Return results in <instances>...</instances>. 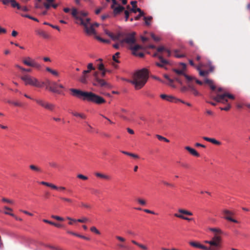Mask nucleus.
Here are the masks:
<instances>
[{"instance_id":"1","label":"nucleus","mask_w":250,"mask_h":250,"mask_svg":"<svg viewBox=\"0 0 250 250\" xmlns=\"http://www.w3.org/2000/svg\"><path fill=\"white\" fill-rule=\"evenodd\" d=\"M71 15L76 20L77 24L82 25L84 27V32L89 35L96 34L93 25L90 22L91 19L86 18L87 14L84 12H78L76 8H73Z\"/></svg>"},{"instance_id":"2","label":"nucleus","mask_w":250,"mask_h":250,"mask_svg":"<svg viewBox=\"0 0 250 250\" xmlns=\"http://www.w3.org/2000/svg\"><path fill=\"white\" fill-rule=\"evenodd\" d=\"M69 91L71 92V95L73 96L82 99L83 101L92 102L98 104L105 102V100L103 97L92 92L83 91L75 88H70Z\"/></svg>"},{"instance_id":"3","label":"nucleus","mask_w":250,"mask_h":250,"mask_svg":"<svg viewBox=\"0 0 250 250\" xmlns=\"http://www.w3.org/2000/svg\"><path fill=\"white\" fill-rule=\"evenodd\" d=\"M148 79V71L146 69L143 68L134 74L130 83L134 85L136 90H139L145 85Z\"/></svg>"},{"instance_id":"4","label":"nucleus","mask_w":250,"mask_h":250,"mask_svg":"<svg viewBox=\"0 0 250 250\" xmlns=\"http://www.w3.org/2000/svg\"><path fill=\"white\" fill-rule=\"evenodd\" d=\"M22 80L25 85H29L38 88L42 87L43 84V82H40L37 78L28 74H24L20 77Z\"/></svg>"},{"instance_id":"5","label":"nucleus","mask_w":250,"mask_h":250,"mask_svg":"<svg viewBox=\"0 0 250 250\" xmlns=\"http://www.w3.org/2000/svg\"><path fill=\"white\" fill-rule=\"evenodd\" d=\"M210 98L218 103L226 104L228 102V98L234 99V96L227 92H224L223 94L217 93L216 96L211 95Z\"/></svg>"},{"instance_id":"6","label":"nucleus","mask_w":250,"mask_h":250,"mask_svg":"<svg viewBox=\"0 0 250 250\" xmlns=\"http://www.w3.org/2000/svg\"><path fill=\"white\" fill-rule=\"evenodd\" d=\"M173 72H174L177 75V76L175 77L174 78L175 81H176L178 83H180L181 84H182V82L180 78V76H183L185 77V78L187 80V83H189V82H191L193 80L195 79V77L188 76L185 73V71L184 70H179L177 69H174L173 70Z\"/></svg>"},{"instance_id":"7","label":"nucleus","mask_w":250,"mask_h":250,"mask_svg":"<svg viewBox=\"0 0 250 250\" xmlns=\"http://www.w3.org/2000/svg\"><path fill=\"white\" fill-rule=\"evenodd\" d=\"M135 35L136 33L134 32L126 34L125 38L120 41V43L122 44L125 42L130 45V47L133 46L132 45L134 44L136 41L135 37Z\"/></svg>"},{"instance_id":"8","label":"nucleus","mask_w":250,"mask_h":250,"mask_svg":"<svg viewBox=\"0 0 250 250\" xmlns=\"http://www.w3.org/2000/svg\"><path fill=\"white\" fill-rule=\"evenodd\" d=\"M34 100L39 105L41 106L42 107L49 110L50 111H53L55 105L49 103L47 102H46L41 99H35Z\"/></svg>"},{"instance_id":"9","label":"nucleus","mask_w":250,"mask_h":250,"mask_svg":"<svg viewBox=\"0 0 250 250\" xmlns=\"http://www.w3.org/2000/svg\"><path fill=\"white\" fill-rule=\"evenodd\" d=\"M142 46L139 44H135L134 46L130 47V49L132 50V54L140 58H143L144 56V54L142 52H138V50L142 49Z\"/></svg>"},{"instance_id":"10","label":"nucleus","mask_w":250,"mask_h":250,"mask_svg":"<svg viewBox=\"0 0 250 250\" xmlns=\"http://www.w3.org/2000/svg\"><path fill=\"white\" fill-rule=\"evenodd\" d=\"M222 212H223V215H224V218H225V219H226L228 221H231V222H232L234 223H238V221L234 219L231 217V216L234 215V213L232 211H230L228 209H224L222 211Z\"/></svg>"},{"instance_id":"11","label":"nucleus","mask_w":250,"mask_h":250,"mask_svg":"<svg viewBox=\"0 0 250 250\" xmlns=\"http://www.w3.org/2000/svg\"><path fill=\"white\" fill-rule=\"evenodd\" d=\"M115 5L112 4L111 6V8L113 9V13L115 16L120 14L125 10V8L123 6L118 5L117 7H115Z\"/></svg>"},{"instance_id":"12","label":"nucleus","mask_w":250,"mask_h":250,"mask_svg":"<svg viewBox=\"0 0 250 250\" xmlns=\"http://www.w3.org/2000/svg\"><path fill=\"white\" fill-rule=\"evenodd\" d=\"M93 85L95 86H100L101 87L106 86L108 85V83L103 79L99 78H96L95 80Z\"/></svg>"},{"instance_id":"13","label":"nucleus","mask_w":250,"mask_h":250,"mask_svg":"<svg viewBox=\"0 0 250 250\" xmlns=\"http://www.w3.org/2000/svg\"><path fill=\"white\" fill-rule=\"evenodd\" d=\"M204 65L202 63L200 62L198 66H196V69L199 71V75L201 76L206 77L209 74L208 71H203L201 69V67H203Z\"/></svg>"},{"instance_id":"14","label":"nucleus","mask_w":250,"mask_h":250,"mask_svg":"<svg viewBox=\"0 0 250 250\" xmlns=\"http://www.w3.org/2000/svg\"><path fill=\"white\" fill-rule=\"evenodd\" d=\"M58 84L56 82H52L51 85L49 87L50 91L56 93L58 94H61V92L58 89Z\"/></svg>"},{"instance_id":"15","label":"nucleus","mask_w":250,"mask_h":250,"mask_svg":"<svg viewBox=\"0 0 250 250\" xmlns=\"http://www.w3.org/2000/svg\"><path fill=\"white\" fill-rule=\"evenodd\" d=\"M131 11L134 13H136L137 12H139V14L135 17V20H139L142 16H144L145 15V13L143 11H142L141 9L139 8H137L136 9H135L134 8H132L131 9Z\"/></svg>"},{"instance_id":"16","label":"nucleus","mask_w":250,"mask_h":250,"mask_svg":"<svg viewBox=\"0 0 250 250\" xmlns=\"http://www.w3.org/2000/svg\"><path fill=\"white\" fill-rule=\"evenodd\" d=\"M220 234H215L213 237L212 239L217 244V246L219 248H221V242L222 240L221 237L219 235Z\"/></svg>"},{"instance_id":"17","label":"nucleus","mask_w":250,"mask_h":250,"mask_svg":"<svg viewBox=\"0 0 250 250\" xmlns=\"http://www.w3.org/2000/svg\"><path fill=\"white\" fill-rule=\"evenodd\" d=\"M185 149L188 150L191 155L197 157L200 156L199 153L197 152L195 149L188 146H186Z\"/></svg>"},{"instance_id":"18","label":"nucleus","mask_w":250,"mask_h":250,"mask_svg":"<svg viewBox=\"0 0 250 250\" xmlns=\"http://www.w3.org/2000/svg\"><path fill=\"white\" fill-rule=\"evenodd\" d=\"M24 64L29 66L35 67L39 70L41 68V65L39 63L36 62L35 61L34 62H32L31 63L24 62Z\"/></svg>"},{"instance_id":"19","label":"nucleus","mask_w":250,"mask_h":250,"mask_svg":"<svg viewBox=\"0 0 250 250\" xmlns=\"http://www.w3.org/2000/svg\"><path fill=\"white\" fill-rule=\"evenodd\" d=\"M29 167L31 170H32L37 173H42V169H41V168L36 166V165H30L29 166Z\"/></svg>"},{"instance_id":"20","label":"nucleus","mask_w":250,"mask_h":250,"mask_svg":"<svg viewBox=\"0 0 250 250\" xmlns=\"http://www.w3.org/2000/svg\"><path fill=\"white\" fill-rule=\"evenodd\" d=\"M187 83L189 89L192 92L193 94H194L195 96H198L199 95V93L196 89H195L194 87L192 85L191 82H189V83Z\"/></svg>"},{"instance_id":"21","label":"nucleus","mask_w":250,"mask_h":250,"mask_svg":"<svg viewBox=\"0 0 250 250\" xmlns=\"http://www.w3.org/2000/svg\"><path fill=\"white\" fill-rule=\"evenodd\" d=\"M204 82H205V83L208 84L210 86V88L212 90H215L216 86L214 85L213 82L212 80L206 78V79H205Z\"/></svg>"},{"instance_id":"22","label":"nucleus","mask_w":250,"mask_h":250,"mask_svg":"<svg viewBox=\"0 0 250 250\" xmlns=\"http://www.w3.org/2000/svg\"><path fill=\"white\" fill-rule=\"evenodd\" d=\"M208 244L210 245V247L208 248L213 249H211L210 250H218L219 249L217 246V244L215 242H214L212 239L210 241H209Z\"/></svg>"},{"instance_id":"23","label":"nucleus","mask_w":250,"mask_h":250,"mask_svg":"<svg viewBox=\"0 0 250 250\" xmlns=\"http://www.w3.org/2000/svg\"><path fill=\"white\" fill-rule=\"evenodd\" d=\"M37 33L45 39L49 38V35L44 31L39 30L36 31Z\"/></svg>"},{"instance_id":"24","label":"nucleus","mask_w":250,"mask_h":250,"mask_svg":"<svg viewBox=\"0 0 250 250\" xmlns=\"http://www.w3.org/2000/svg\"><path fill=\"white\" fill-rule=\"evenodd\" d=\"M41 184L42 185H44V186L50 187V188H52L53 189H58V187H57L55 185L51 184V183L42 181L41 182Z\"/></svg>"},{"instance_id":"25","label":"nucleus","mask_w":250,"mask_h":250,"mask_svg":"<svg viewBox=\"0 0 250 250\" xmlns=\"http://www.w3.org/2000/svg\"><path fill=\"white\" fill-rule=\"evenodd\" d=\"M167 101L170 102H173V103H177L178 102L180 101V99H177L175 97L171 96V95H168L167 98Z\"/></svg>"},{"instance_id":"26","label":"nucleus","mask_w":250,"mask_h":250,"mask_svg":"<svg viewBox=\"0 0 250 250\" xmlns=\"http://www.w3.org/2000/svg\"><path fill=\"white\" fill-rule=\"evenodd\" d=\"M154 57H158L160 62L164 64H168V62L166 60L164 59L162 55H158L157 53L153 55Z\"/></svg>"},{"instance_id":"27","label":"nucleus","mask_w":250,"mask_h":250,"mask_svg":"<svg viewBox=\"0 0 250 250\" xmlns=\"http://www.w3.org/2000/svg\"><path fill=\"white\" fill-rule=\"evenodd\" d=\"M131 242L133 244H134V245L138 246L139 247H140V248H141L142 249H143L144 250H147V247H146V246H145V245H144L143 244H140V243H138L137 242H136L135 240H131Z\"/></svg>"},{"instance_id":"28","label":"nucleus","mask_w":250,"mask_h":250,"mask_svg":"<svg viewBox=\"0 0 250 250\" xmlns=\"http://www.w3.org/2000/svg\"><path fill=\"white\" fill-rule=\"evenodd\" d=\"M122 36H123L122 34L121 33H119L117 35H115L113 34L111 38L114 41H120L121 40H120V39Z\"/></svg>"},{"instance_id":"29","label":"nucleus","mask_w":250,"mask_h":250,"mask_svg":"<svg viewBox=\"0 0 250 250\" xmlns=\"http://www.w3.org/2000/svg\"><path fill=\"white\" fill-rule=\"evenodd\" d=\"M95 175L98 177L103 178L106 180H109L110 179V177L109 176L98 172L96 173Z\"/></svg>"},{"instance_id":"30","label":"nucleus","mask_w":250,"mask_h":250,"mask_svg":"<svg viewBox=\"0 0 250 250\" xmlns=\"http://www.w3.org/2000/svg\"><path fill=\"white\" fill-rule=\"evenodd\" d=\"M179 51L178 50H175L174 51V56L175 57L177 58H182L186 57V55L183 54H179Z\"/></svg>"},{"instance_id":"31","label":"nucleus","mask_w":250,"mask_h":250,"mask_svg":"<svg viewBox=\"0 0 250 250\" xmlns=\"http://www.w3.org/2000/svg\"><path fill=\"white\" fill-rule=\"evenodd\" d=\"M10 3L13 7H17L18 9H21V6L15 0H10Z\"/></svg>"},{"instance_id":"32","label":"nucleus","mask_w":250,"mask_h":250,"mask_svg":"<svg viewBox=\"0 0 250 250\" xmlns=\"http://www.w3.org/2000/svg\"><path fill=\"white\" fill-rule=\"evenodd\" d=\"M47 2H44L43 5L46 9H48L51 7V3L54 2L55 0H46Z\"/></svg>"},{"instance_id":"33","label":"nucleus","mask_w":250,"mask_h":250,"mask_svg":"<svg viewBox=\"0 0 250 250\" xmlns=\"http://www.w3.org/2000/svg\"><path fill=\"white\" fill-rule=\"evenodd\" d=\"M174 216L176 217H178V218H181L182 219H184V220H187V221H191L193 220V218H189L188 217H185L181 214H177V213H175L174 214Z\"/></svg>"},{"instance_id":"34","label":"nucleus","mask_w":250,"mask_h":250,"mask_svg":"<svg viewBox=\"0 0 250 250\" xmlns=\"http://www.w3.org/2000/svg\"><path fill=\"white\" fill-rule=\"evenodd\" d=\"M178 211L182 214L187 215H192L193 214L191 212L183 209H179Z\"/></svg>"},{"instance_id":"35","label":"nucleus","mask_w":250,"mask_h":250,"mask_svg":"<svg viewBox=\"0 0 250 250\" xmlns=\"http://www.w3.org/2000/svg\"><path fill=\"white\" fill-rule=\"evenodd\" d=\"M152 17L151 16L144 17V20L145 21V23L147 25H149L150 23V21L152 20Z\"/></svg>"},{"instance_id":"36","label":"nucleus","mask_w":250,"mask_h":250,"mask_svg":"<svg viewBox=\"0 0 250 250\" xmlns=\"http://www.w3.org/2000/svg\"><path fill=\"white\" fill-rule=\"evenodd\" d=\"M156 137L157 138V139L158 140H159L160 141H164L166 142H169V140H168L166 138L161 136V135H158V134H157L156 135Z\"/></svg>"},{"instance_id":"37","label":"nucleus","mask_w":250,"mask_h":250,"mask_svg":"<svg viewBox=\"0 0 250 250\" xmlns=\"http://www.w3.org/2000/svg\"><path fill=\"white\" fill-rule=\"evenodd\" d=\"M209 229L210 231L215 232V234H222L223 233L222 231L219 229L210 228Z\"/></svg>"},{"instance_id":"38","label":"nucleus","mask_w":250,"mask_h":250,"mask_svg":"<svg viewBox=\"0 0 250 250\" xmlns=\"http://www.w3.org/2000/svg\"><path fill=\"white\" fill-rule=\"evenodd\" d=\"M164 77H165L166 79H167V80L168 81V82H169L168 84H169L170 86H172V87H175V86H174V85H173L172 84V83H173V80L172 79H171L170 78H169V77H168V75H164Z\"/></svg>"},{"instance_id":"39","label":"nucleus","mask_w":250,"mask_h":250,"mask_svg":"<svg viewBox=\"0 0 250 250\" xmlns=\"http://www.w3.org/2000/svg\"><path fill=\"white\" fill-rule=\"evenodd\" d=\"M8 103L10 104H12L14 105L15 106H17L21 107L22 106V104L21 103L18 102H12L11 101H8Z\"/></svg>"},{"instance_id":"40","label":"nucleus","mask_w":250,"mask_h":250,"mask_svg":"<svg viewBox=\"0 0 250 250\" xmlns=\"http://www.w3.org/2000/svg\"><path fill=\"white\" fill-rule=\"evenodd\" d=\"M35 61L32 60L31 58L28 57L26 58H25L24 59H23L22 60V62L24 64V62H28V63H31L32 62H34Z\"/></svg>"},{"instance_id":"41","label":"nucleus","mask_w":250,"mask_h":250,"mask_svg":"<svg viewBox=\"0 0 250 250\" xmlns=\"http://www.w3.org/2000/svg\"><path fill=\"white\" fill-rule=\"evenodd\" d=\"M80 81L83 83H87L86 76L83 74V76L80 78Z\"/></svg>"},{"instance_id":"42","label":"nucleus","mask_w":250,"mask_h":250,"mask_svg":"<svg viewBox=\"0 0 250 250\" xmlns=\"http://www.w3.org/2000/svg\"><path fill=\"white\" fill-rule=\"evenodd\" d=\"M119 55H120V53L117 52L112 56L113 60L117 63L119 62V61L116 59L117 57H119Z\"/></svg>"},{"instance_id":"43","label":"nucleus","mask_w":250,"mask_h":250,"mask_svg":"<svg viewBox=\"0 0 250 250\" xmlns=\"http://www.w3.org/2000/svg\"><path fill=\"white\" fill-rule=\"evenodd\" d=\"M21 16L27 18H28L29 19L32 20H33L34 21H39L38 20L37 18L33 17H32V16H30L29 15H23V14H22Z\"/></svg>"},{"instance_id":"44","label":"nucleus","mask_w":250,"mask_h":250,"mask_svg":"<svg viewBox=\"0 0 250 250\" xmlns=\"http://www.w3.org/2000/svg\"><path fill=\"white\" fill-rule=\"evenodd\" d=\"M210 142L216 145H220L221 144L220 142L216 140L214 138H211Z\"/></svg>"},{"instance_id":"45","label":"nucleus","mask_w":250,"mask_h":250,"mask_svg":"<svg viewBox=\"0 0 250 250\" xmlns=\"http://www.w3.org/2000/svg\"><path fill=\"white\" fill-rule=\"evenodd\" d=\"M208 65L209 67V72H212L214 69V67L212 65V62L211 61H208Z\"/></svg>"},{"instance_id":"46","label":"nucleus","mask_w":250,"mask_h":250,"mask_svg":"<svg viewBox=\"0 0 250 250\" xmlns=\"http://www.w3.org/2000/svg\"><path fill=\"white\" fill-rule=\"evenodd\" d=\"M189 244L193 247L198 248L199 243L196 242H190Z\"/></svg>"},{"instance_id":"47","label":"nucleus","mask_w":250,"mask_h":250,"mask_svg":"<svg viewBox=\"0 0 250 250\" xmlns=\"http://www.w3.org/2000/svg\"><path fill=\"white\" fill-rule=\"evenodd\" d=\"M88 221H89L88 219L86 217H83L82 219H79L78 220H76V221H77L78 222H80V223H85Z\"/></svg>"},{"instance_id":"48","label":"nucleus","mask_w":250,"mask_h":250,"mask_svg":"<svg viewBox=\"0 0 250 250\" xmlns=\"http://www.w3.org/2000/svg\"><path fill=\"white\" fill-rule=\"evenodd\" d=\"M45 25H49L50 26L52 27V28H54V29H57L58 31H60V28L59 27V26H57V25H52L51 24H50L48 22H44L43 23Z\"/></svg>"},{"instance_id":"49","label":"nucleus","mask_w":250,"mask_h":250,"mask_svg":"<svg viewBox=\"0 0 250 250\" xmlns=\"http://www.w3.org/2000/svg\"><path fill=\"white\" fill-rule=\"evenodd\" d=\"M90 230L92 231V232H95V233L97 234H100V232L99 231V230H98L95 227H92L91 228H90Z\"/></svg>"},{"instance_id":"50","label":"nucleus","mask_w":250,"mask_h":250,"mask_svg":"<svg viewBox=\"0 0 250 250\" xmlns=\"http://www.w3.org/2000/svg\"><path fill=\"white\" fill-rule=\"evenodd\" d=\"M167 48H165V47H164V46H160V47H158V48H157V52H160V53H161V52H163V51H165H165H166V50H167Z\"/></svg>"},{"instance_id":"51","label":"nucleus","mask_w":250,"mask_h":250,"mask_svg":"<svg viewBox=\"0 0 250 250\" xmlns=\"http://www.w3.org/2000/svg\"><path fill=\"white\" fill-rule=\"evenodd\" d=\"M43 83H44L43 85L46 84V88L49 89V87L51 85L52 82H50L49 80L47 79L46 80L45 82Z\"/></svg>"},{"instance_id":"52","label":"nucleus","mask_w":250,"mask_h":250,"mask_svg":"<svg viewBox=\"0 0 250 250\" xmlns=\"http://www.w3.org/2000/svg\"><path fill=\"white\" fill-rule=\"evenodd\" d=\"M51 217L52 218L56 219L58 221H62L64 220L63 218H62L61 217H60L59 216H56V215H53L51 216Z\"/></svg>"},{"instance_id":"53","label":"nucleus","mask_w":250,"mask_h":250,"mask_svg":"<svg viewBox=\"0 0 250 250\" xmlns=\"http://www.w3.org/2000/svg\"><path fill=\"white\" fill-rule=\"evenodd\" d=\"M198 248L199 249H203V250H210L211 249H212V248H208V247L204 246V245H201L199 243V247Z\"/></svg>"},{"instance_id":"54","label":"nucleus","mask_w":250,"mask_h":250,"mask_svg":"<svg viewBox=\"0 0 250 250\" xmlns=\"http://www.w3.org/2000/svg\"><path fill=\"white\" fill-rule=\"evenodd\" d=\"M77 177L78 178H80L81 179L83 180H86L88 179V177L86 176H84L83 174H79L77 175Z\"/></svg>"},{"instance_id":"55","label":"nucleus","mask_w":250,"mask_h":250,"mask_svg":"<svg viewBox=\"0 0 250 250\" xmlns=\"http://www.w3.org/2000/svg\"><path fill=\"white\" fill-rule=\"evenodd\" d=\"M138 202L142 206H145L146 204V202L145 200L142 199H138Z\"/></svg>"},{"instance_id":"56","label":"nucleus","mask_w":250,"mask_h":250,"mask_svg":"<svg viewBox=\"0 0 250 250\" xmlns=\"http://www.w3.org/2000/svg\"><path fill=\"white\" fill-rule=\"evenodd\" d=\"M117 246L120 249H127V247L124 243L118 244Z\"/></svg>"},{"instance_id":"57","label":"nucleus","mask_w":250,"mask_h":250,"mask_svg":"<svg viewBox=\"0 0 250 250\" xmlns=\"http://www.w3.org/2000/svg\"><path fill=\"white\" fill-rule=\"evenodd\" d=\"M116 238L121 242H125V238L120 236H116Z\"/></svg>"},{"instance_id":"58","label":"nucleus","mask_w":250,"mask_h":250,"mask_svg":"<svg viewBox=\"0 0 250 250\" xmlns=\"http://www.w3.org/2000/svg\"><path fill=\"white\" fill-rule=\"evenodd\" d=\"M231 108V105L230 104H228L227 106L223 108H221V110H225V111H228Z\"/></svg>"},{"instance_id":"59","label":"nucleus","mask_w":250,"mask_h":250,"mask_svg":"<svg viewBox=\"0 0 250 250\" xmlns=\"http://www.w3.org/2000/svg\"><path fill=\"white\" fill-rule=\"evenodd\" d=\"M49 165L52 167H58L57 164L55 162H50L49 163Z\"/></svg>"},{"instance_id":"60","label":"nucleus","mask_w":250,"mask_h":250,"mask_svg":"<svg viewBox=\"0 0 250 250\" xmlns=\"http://www.w3.org/2000/svg\"><path fill=\"white\" fill-rule=\"evenodd\" d=\"M97 39L98 40H100V41H101V42H103L107 43H110V41H109V40L103 39L101 38H100V37H97Z\"/></svg>"},{"instance_id":"61","label":"nucleus","mask_w":250,"mask_h":250,"mask_svg":"<svg viewBox=\"0 0 250 250\" xmlns=\"http://www.w3.org/2000/svg\"><path fill=\"white\" fill-rule=\"evenodd\" d=\"M151 36L155 41L158 42L160 40V38L158 37L155 36V35L153 33L151 34Z\"/></svg>"},{"instance_id":"62","label":"nucleus","mask_w":250,"mask_h":250,"mask_svg":"<svg viewBox=\"0 0 250 250\" xmlns=\"http://www.w3.org/2000/svg\"><path fill=\"white\" fill-rule=\"evenodd\" d=\"M93 76L94 77V80H96V78H100V73L98 71L95 72Z\"/></svg>"},{"instance_id":"63","label":"nucleus","mask_w":250,"mask_h":250,"mask_svg":"<svg viewBox=\"0 0 250 250\" xmlns=\"http://www.w3.org/2000/svg\"><path fill=\"white\" fill-rule=\"evenodd\" d=\"M110 17L109 15L108 14H106L102 15L101 16V19L103 21L105 20V19L108 18Z\"/></svg>"},{"instance_id":"64","label":"nucleus","mask_w":250,"mask_h":250,"mask_svg":"<svg viewBox=\"0 0 250 250\" xmlns=\"http://www.w3.org/2000/svg\"><path fill=\"white\" fill-rule=\"evenodd\" d=\"M87 68L88 70H89L90 71L91 70H94L95 69V67H93V64L92 63H89L88 65H87Z\"/></svg>"}]
</instances>
